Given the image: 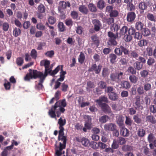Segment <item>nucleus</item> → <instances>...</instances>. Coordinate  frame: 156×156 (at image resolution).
I'll list each match as a JSON object with an SVG mask.
<instances>
[{"label":"nucleus","instance_id":"obj_1","mask_svg":"<svg viewBox=\"0 0 156 156\" xmlns=\"http://www.w3.org/2000/svg\"><path fill=\"white\" fill-rule=\"evenodd\" d=\"M66 123L65 119H62L61 117L58 120V123L59 125L58 137L59 142H56L55 145L56 156H60L62 154V151L66 147V136H64V128L63 127L65 124Z\"/></svg>","mask_w":156,"mask_h":156},{"label":"nucleus","instance_id":"obj_2","mask_svg":"<svg viewBox=\"0 0 156 156\" xmlns=\"http://www.w3.org/2000/svg\"><path fill=\"white\" fill-rule=\"evenodd\" d=\"M66 105V103L65 99L60 100L57 101L54 106H52L48 112L50 116L52 118H55L56 119V115L59 117L62 113L65 111L64 108Z\"/></svg>","mask_w":156,"mask_h":156},{"label":"nucleus","instance_id":"obj_3","mask_svg":"<svg viewBox=\"0 0 156 156\" xmlns=\"http://www.w3.org/2000/svg\"><path fill=\"white\" fill-rule=\"evenodd\" d=\"M41 66H44L45 68V72L44 74L45 75L47 76L48 74L49 73L51 75L54 76L57 73L60 69V66H58L53 71H51L53 65H50V62L47 60H43L41 62Z\"/></svg>","mask_w":156,"mask_h":156},{"label":"nucleus","instance_id":"obj_4","mask_svg":"<svg viewBox=\"0 0 156 156\" xmlns=\"http://www.w3.org/2000/svg\"><path fill=\"white\" fill-rule=\"evenodd\" d=\"M29 72L24 78L26 81H28L31 79H36L38 78L40 79L44 76H46V75H45L43 73L36 70L30 69L29 70Z\"/></svg>","mask_w":156,"mask_h":156},{"label":"nucleus","instance_id":"obj_5","mask_svg":"<svg viewBox=\"0 0 156 156\" xmlns=\"http://www.w3.org/2000/svg\"><path fill=\"white\" fill-rule=\"evenodd\" d=\"M116 35H115L112 32H108V35L110 38L109 41L112 44L114 45H116L117 44L115 40L118 37V33H116Z\"/></svg>","mask_w":156,"mask_h":156},{"label":"nucleus","instance_id":"obj_6","mask_svg":"<svg viewBox=\"0 0 156 156\" xmlns=\"http://www.w3.org/2000/svg\"><path fill=\"white\" fill-rule=\"evenodd\" d=\"M128 34L133 35V37L135 39L138 40L142 38V35L138 32H135V30L133 28H129L128 32Z\"/></svg>","mask_w":156,"mask_h":156},{"label":"nucleus","instance_id":"obj_7","mask_svg":"<svg viewBox=\"0 0 156 156\" xmlns=\"http://www.w3.org/2000/svg\"><path fill=\"white\" fill-rule=\"evenodd\" d=\"M104 128L106 131H113L116 130V126L113 123H109L105 124Z\"/></svg>","mask_w":156,"mask_h":156},{"label":"nucleus","instance_id":"obj_8","mask_svg":"<svg viewBox=\"0 0 156 156\" xmlns=\"http://www.w3.org/2000/svg\"><path fill=\"white\" fill-rule=\"evenodd\" d=\"M58 10L61 11L62 9H66V6L69 7L70 6V4L69 2H66L63 1H62L59 2V4Z\"/></svg>","mask_w":156,"mask_h":156},{"label":"nucleus","instance_id":"obj_9","mask_svg":"<svg viewBox=\"0 0 156 156\" xmlns=\"http://www.w3.org/2000/svg\"><path fill=\"white\" fill-rule=\"evenodd\" d=\"M100 106L102 111L106 113H110L112 112L111 109L109 106L106 104H104L102 105L99 106Z\"/></svg>","mask_w":156,"mask_h":156},{"label":"nucleus","instance_id":"obj_10","mask_svg":"<svg viewBox=\"0 0 156 156\" xmlns=\"http://www.w3.org/2000/svg\"><path fill=\"white\" fill-rule=\"evenodd\" d=\"M120 134L125 137L128 136L129 134V130L124 127V126H120Z\"/></svg>","mask_w":156,"mask_h":156},{"label":"nucleus","instance_id":"obj_11","mask_svg":"<svg viewBox=\"0 0 156 156\" xmlns=\"http://www.w3.org/2000/svg\"><path fill=\"white\" fill-rule=\"evenodd\" d=\"M99 106L102 105V104H105L103 103L102 102H108V98L105 96H103L99 98L97 100L95 101Z\"/></svg>","mask_w":156,"mask_h":156},{"label":"nucleus","instance_id":"obj_12","mask_svg":"<svg viewBox=\"0 0 156 156\" xmlns=\"http://www.w3.org/2000/svg\"><path fill=\"white\" fill-rule=\"evenodd\" d=\"M136 17V15L134 12H129L127 15V20L129 22L133 21Z\"/></svg>","mask_w":156,"mask_h":156},{"label":"nucleus","instance_id":"obj_13","mask_svg":"<svg viewBox=\"0 0 156 156\" xmlns=\"http://www.w3.org/2000/svg\"><path fill=\"white\" fill-rule=\"evenodd\" d=\"M116 122L117 124L120 127L123 126V117L121 115H118L116 117Z\"/></svg>","mask_w":156,"mask_h":156},{"label":"nucleus","instance_id":"obj_14","mask_svg":"<svg viewBox=\"0 0 156 156\" xmlns=\"http://www.w3.org/2000/svg\"><path fill=\"white\" fill-rule=\"evenodd\" d=\"M100 22L97 20H93V23L94 26V30L96 31H98L100 29L101 26Z\"/></svg>","mask_w":156,"mask_h":156},{"label":"nucleus","instance_id":"obj_15","mask_svg":"<svg viewBox=\"0 0 156 156\" xmlns=\"http://www.w3.org/2000/svg\"><path fill=\"white\" fill-rule=\"evenodd\" d=\"M109 98L112 101H116L118 98L117 94L114 92H112L108 94Z\"/></svg>","mask_w":156,"mask_h":156},{"label":"nucleus","instance_id":"obj_16","mask_svg":"<svg viewBox=\"0 0 156 156\" xmlns=\"http://www.w3.org/2000/svg\"><path fill=\"white\" fill-rule=\"evenodd\" d=\"M46 76H44V77L41 78L40 79L39 83H38L37 85H36L35 86L36 88L38 89H42L43 87L42 83H43L45 78Z\"/></svg>","mask_w":156,"mask_h":156},{"label":"nucleus","instance_id":"obj_17","mask_svg":"<svg viewBox=\"0 0 156 156\" xmlns=\"http://www.w3.org/2000/svg\"><path fill=\"white\" fill-rule=\"evenodd\" d=\"M60 69H61V71L60 72V78L58 79L57 81H62L64 79V75L66 74L65 71H62V66H60Z\"/></svg>","mask_w":156,"mask_h":156},{"label":"nucleus","instance_id":"obj_18","mask_svg":"<svg viewBox=\"0 0 156 156\" xmlns=\"http://www.w3.org/2000/svg\"><path fill=\"white\" fill-rule=\"evenodd\" d=\"M144 25L143 23L140 21L137 22L135 24V27L138 30H142L144 28Z\"/></svg>","mask_w":156,"mask_h":156},{"label":"nucleus","instance_id":"obj_19","mask_svg":"<svg viewBox=\"0 0 156 156\" xmlns=\"http://www.w3.org/2000/svg\"><path fill=\"white\" fill-rule=\"evenodd\" d=\"M79 9L80 12L84 14H87L88 12L87 7L83 5H80L79 7Z\"/></svg>","mask_w":156,"mask_h":156},{"label":"nucleus","instance_id":"obj_20","mask_svg":"<svg viewBox=\"0 0 156 156\" xmlns=\"http://www.w3.org/2000/svg\"><path fill=\"white\" fill-rule=\"evenodd\" d=\"M129 29L126 26H123L121 29L120 30V34L121 35H125L127 34Z\"/></svg>","mask_w":156,"mask_h":156},{"label":"nucleus","instance_id":"obj_21","mask_svg":"<svg viewBox=\"0 0 156 156\" xmlns=\"http://www.w3.org/2000/svg\"><path fill=\"white\" fill-rule=\"evenodd\" d=\"M109 119V117L108 116L104 115L100 117L99 119V120L101 123H105Z\"/></svg>","mask_w":156,"mask_h":156},{"label":"nucleus","instance_id":"obj_22","mask_svg":"<svg viewBox=\"0 0 156 156\" xmlns=\"http://www.w3.org/2000/svg\"><path fill=\"white\" fill-rule=\"evenodd\" d=\"M82 144L85 147L88 146L89 144V141L85 137H83L80 140Z\"/></svg>","mask_w":156,"mask_h":156},{"label":"nucleus","instance_id":"obj_23","mask_svg":"<svg viewBox=\"0 0 156 156\" xmlns=\"http://www.w3.org/2000/svg\"><path fill=\"white\" fill-rule=\"evenodd\" d=\"M121 86L125 88H129L130 87V85L128 82L127 81H123L121 83Z\"/></svg>","mask_w":156,"mask_h":156},{"label":"nucleus","instance_id":"obj_24","mask_svg":"<svg viewBox=\"0 0 156 156\" xmlns=\"http://www.w3.org/2000/svg\"><path fill=\"white\" fill-rule=\"evenodd\" d=\"M21 33V30L19 28H15L13 30V35L15 37L19 36Z\"/></svg>","mask_w":156,"mask_h":156},{"label":"nucleus","instance_id":"obj_25","mask_svg":"<svg viewBox=\"0 0 156 156\" xmlns=\"http://www.w3.org/2000/svg\"><path fill=\"white\" fill-rule=\"evenodd\" d=\"M138 44L140 47H143L147 45V41L145 39H142L138 42Z\"/></svg>","mask_w":156,"mask_h":156},{"label":"nucleus","instance_id":"obj_26","mask_svg":"<svg viewBox=\"0 0 156 156\" xmlns=\"http://www.w3.org/2000/svg\"><path fill=\"white\" fill-rule=\"evenodd\" d=\"M142 34L145 36H147L150 34V32L148 29L145 28L141 30Z\"/></svg>","mask_w":156,"mask_h":156},{"label":"nucleus","instance_id":"obj_27","mask_svg":"<svg viewBox=\"0 0 156 156\" xmlns=\"http://www.w3.org/2000/svg\"><path fill=\"white\" fill-rule=\"evenodd\" d=\"M146 120L148 122H150L152 123H155L156 122V120L153 116L149 115L146 117Z\"/></svg>","mask_w":156,"mask_h":156},{"label":"nucleus","instance_id":"obj_28","mask_svg":"<svg viewBox=\"0 0 156 156\" xmlns=\"http://www.w3.org/2000/svg\"><path fill=\"white\" fill-rule=\"evenodd\" d=\"M137 134L139 137H143L144 136L145 134V131L143 129H140L137 131Z\"/></svg>","mask_w":156,"mask_h":156},{"label":"nucleus","instance_id":"obj_29","mask_svg":"<svg viewBox=\"0 0 156 156\" xmlns=\"http://www.w3.org/2000/svg\"><path fill=\"white\" fill-rule=\"evenodd\" d=\"M147 17L149 20L151 21L155 22L156 21V17L152 14L148 13L147 15Z\"/></svg>","mask_w":156,"mask_h":156},{"label":"nucleus","instance_id":"obj_30","mask_svg":"<svg viewBox=\"0 0 156 156\" xmlns=\"http://www.w3.org/2000/svg\"><path fill=\"white\" fill-rule=\"evenodd\" d=\"M105 3L102 0H99L97 3V6L100 9H102L105 7Z\"/></svg>","mask_w":156,"mask_h":156},{"label":"nucleus","instance_id":"obj_31","mask_svg":"<svg viewBox=\"0 0 156 156\" xmlns=\"http://www.w3.org/2000/svg\"><path fill=\"white\" fill-rule=\"evenodd\" d=\"M110 78L113 81H115L117 83H119L118 79V76L117 73H113L111 75Z\"/></svg>","mask_w":156,"mask_h":156},{"label":"nucleus","instance_id":"obj_32","mask_svg":"<svg viewBox=\"0 0 156 156\" xmlns=\"http://www.w3.org/2000/svg\"><path fill=\"white\" fill-rule=\"evenodd\" d=\"M144 101H142L141 103H135V108L139 110H142L143 109V107L141 104H143L144 103Z\"/></svg>","mask_w":156,"mask_h":156},{"label":"nucleus","instance_id":"obj_33","mask_svg":"<svg viewBox=\"0 0 156 156\" xmlns=\"http://www.w3.org/2000/svg\"><path fill=\"white\" fill-rule=\"evenodd\" d=\"M11 150L10 148H8V146L4 148L3 151L1 153L2 156H7L9 154V151Z\"/></svg>","mask_w":156,"mask_h":156},{"label":"nucleus","instance_id":"obj_34","mask_svg":"<svg viewBox=\"0 0 156 156\" xmlns=\"http://www.w3.org/2000/svg\"><path fill=\"white\" fill-rule=\"evenodd\" d=\"M131 34H128V33L124 35V40L126 42H129L132 39V37L131 36Z\"/></svg>","mask_w":156,"mask_h":156},{"label":"nucleus","instance_id":"obj_35","mask_svg":"<svg viewBox=\"0 0 156 156\" xmlns=\"http://www.w3.org/2000/svg\"><path fill=\"white\" fill-rule=\"evenodd\" d=\"M88 7L89 10L91 12H95L97 10L96 6L92 3L89 4L88 5Z\"/></svg>","mask_w":156,"mask_h":156},{"label":"nucleus","instance_id":"obj_36","mask_svg":"<svg viewBox=\"0 0 156 156\" xmlns=\"http://www.w3.org/2000/svg\"><path fill=\"white\" fill-rule=\"evenodd\" d=\"M84 55L83 53L81 52L78 58V61L80 63L82 64L84 62Z\"/></svg>","mask_w":156,"mask_h":156},{"label":"nucleus","instance_id":"obj_37","mask_svg":"<svg viewBox=\"0 0 156 156\" xmlns=\"http://www.w3.org/2000/svg\"><path fill=\"white\" fill-rule=\"evenodd\" d=\"M117 140L119 144L121 145L125 144L126 142L125 139L122 137H119Z\"/></svg>","mask_w":156,"mask_h":156},{"label":"nucleus","instance_id":"obj_38","mask_svg":"<svg viewBox=\"0 0 156 156\" xmlns=\"http://www.w3.org/2000/svg\"><path fill=\"white\" fill-rule=\"evenodd\" d=\"M2 26V29L4 31H7L8 30L9 28V25L8 23L5 22L3 23Z\"/></svg>","mask_w":156,"mask_h":156},{"label":"nucleus","instance_id":"obj_39","mask_svg":"<svg viewBox=\"0 0 156 156\" xmlns=\"http://www.w3.org/2000/svg\"><path fill=\"white\" fill-rule=\"evenodd\" d=\"M129 79L131 82L135 83L136 82L138 78L136 76L133 75L129 76Z\"/></svg>","mask_w":156,"mask_h":156},{"label":"nucleus","instance_id":"obj_40","mask_svg":"<svg viewBox=\"0 0 156 156\" xmlns=\"http://www.w3.org/2000/svg\"><path fill=\"white\" fill-rule=\"evenodd\" d=\"M119 143L117 140H114L113 143L112 145V147L113 149H116L119 147Z\"/></svg>","mask_w":156,"mask_h":156},{"label":"nucleus","instance_id":"obj_41","mask_svg":"<svg viewBox=\"0 0 156 156\" xmlns=\"http://www.w3.org/2000/svg\"><path fill=\"white\" fill-rule=\"evenodd\" d=\"M148 73L147 70H145L141 71L140 72V73L141 77L145 78L147 76Z\"/></svg>","mask_w":156,"mask_h":156},{"label":"nucleus","instance_id":"obj_42","mask_svg":"<svg viewBox=\"0 0 156 156\" xmlns=\"http://www.w3.org/2000/svg\"><path fill=\"white\" fill-rule=\"evenodd\" d=\"M139 7L140 9L143 10L147 8V6L144 2H141L139 4Z\"/></svg>","mask_w":156,"mask_h":156},{"label":"nucleus","instance_id":"obj_43","mask_svg":"<svg viewBox=\"0 0 156 156\" xmlns=\"http://www.w3.org/2000/svg\"><path fill=\"white\" fill-rule=\"evenodd\" d=\"M48 21L50 24H53L56 22V19L53 16H50L48 18Z\"/></svg>","mask_w":156,"mask_h":156},{"label":"nucleus","instance_id":"obj_44","mask_svg":"<svg viewBox=\"0 0 156 156\" xmlns=\"http://www.w3.org/2000/svg\"><path fill=\"white\" fill-rule=\"evenodd\" d=\"M106 86V83L103 81H100L98 84L99 87L101 89H105Z\"/></svg>","mask_w":156,"mask_h":156},{"label":"nucleus","instance_id":"obj_45","mask_svg":"<svg viewBox=\"0 0 156 156\" xmlns=\"http://www.w3.org/2000/svg\"><path fill=\"white\" fill-rule=\"evenodd\" d=\"M110 57V62L113 64L115 62V60L116 58V56L114 54H111Z\"/></svg>","mask_w":156,"mask_h":156},{"label":"nucleus","instance_id":"obj_46","mask_svg":"<svg viewBox=\"0 0 156 156\" xmlns=\"http://www.w3.org/2000/svg\"><path fill=\"white\" fill-rule=\"evenodd\" d=\"M58 27L61 31H63L65 30V27L62 22H60L58 24Z\"/></svg>","mask_w":156,"mask_h":156},{"label":"nucleus","instance_id":"obj_47","mask_svg":"<svg viewBox=\"0 0 156 156\" xmlns=\"http://www.w3.org/2000/svg\"><path fill=\"white\" fill-rule=\"evenodd\" d=\"M151 84L149 83H145L144 86V89L147 91L151 89Z\"/></svg>","mask_w":156,"mask_h":156},{"label":"nucleus","instance_id":"obj_48","mask_svg":"<svg viewBox=\"0 0 156 156\" xmlns=\"http://www.w3.org/2000/svg\"><path fill=\"white\" fill-rule=\"evenodd\" d=\"M61 87L62 90L64 92H66V91L68 87V85L65 83H62Z\"/></svg>","mask_w":156,"mask_h":156},{"label":"nucleus","instance_id":"obj_49","mask_svg":"<svg viewBox=\"0 0 156 156\" xmlns=\"http://www.w3.org/2000/svg\"><path fill=\"white\" fill-rule=\"evenodd\" d=\"M108 69L106 68H104L102 72V76L104 77H105L108 75Z\"/></svg>","mask_w":156,"mask_h":156},{"label":"nucleus","instance_id":"obj_50","mask_svg":"<svg viewBox=\"0 0 156 156\" xmlns=\"http://www.w3.org/2000/svg\"><path fill=\"white\" fill-rule=\"evenodd\" d=\"M12 144L10 146H8V148H10L12 149L13 148V146L14 145L17 146L18 145V143L15 140H12L11 141Z\"/></svg>","mask_w":156,"mask_h":156},{"label":"nucleus","instance_id":"obj_51","mask_svg":"<svg viewBox=\"0 0 156 156\" xmlns=\"http://www.w3.org/2000/svg\"><path fill=\"white\" fill-rule=\"evenodd\" d=\"M127 71L128 72L132 74H135L136 73V71L133 67L131 66L128 68Z\"/></svg>","mask_w":156,"mask_h":156},{"label":"nucleus","instance_id":"obj_52","mask_svg":"<svg viewBox=\"0 0 156 156\" xmlns=\"http://www.w3.org/2000/svg\"><path fill=\"white\" fill-rule=\"evenodd\" d=\"M38 9L39 11L43 13L45 11V8L43 5H40L38 6Z\"/></svg>","mask_w":156,"mask_h":156},{"label":"nucleus","instance_id":"obj_53","mask_svg":"<svg viewBox=\"0 0 156 156\" xmlns=\"http://www.w3.org/2000/svg\"><path fill=\"white\" fill-rule=\"evenodd\" d=\"M136 68L138 70H140L142 68V64L139 62H136Z\"/></svg>","mask_w":156,"mask_h":156},{"label":"nucleus","instance_id":"obj_54","mask_svg":"<svg viewBox=\"0 0 156 156\" xmlns=\"http://www.w3.org/2000/svg\"><path fill=\"white\" fill-rule=\"evenodd\" d=\"M23 59L21 58H18L16 59V63L18 65L21 66L23 63Z\"/></svg>","mask_w":156,"mask_h":156},{"label":"nucleus","instance_id":"obj_55","mask_svg":"<svg viewBox=\"0 0 156 156\" xmlns=\"http://www.w3.org/2000/svg\"><path fill=\"white\" fill-rule=\"evenodd\" d=\"M133 119L134 121L137 123H140L141 121V119L138 117V115H135L134 116Z\"/></svg>","mask_w":156,"mask_h":156},{"label":"nucleus","instance_id":"obj_56","mask_svg":"<svg viewBox=\"0 0 156 156\" xmlns=\"http://www.w3.org/2000/svg\"><path fill=\"white\" fill-rule=\"evenodd\" d=\"M98 147L102 149H104L105 148L106 145L105 144L101 142H99L98 143Z\"/></svg>","mask_w":156,"mask_h":156},{"label":"nucleus","instance_id":"obj_57","mask_svg":"<svg viewBox=\"0 0 156 156\" xmlns=\"http://www.w3.org/2000/svg\"><path fill=\"white\" fill-rule=\"evenodd\" d=\"M37 29L43 30L45 29V26L41 23H38L36 26Z\"/></svg>","mask_w":156,"mask_h":156},{"label":"nucleus","instance_id":"obj_58","mask_svg":"<svg viewBox=\"0 0 156 156\" xmlns=\"http://www.w3.org/2000/svg\"><path fill=\"white\" fill-rule=\"evenodd\" d=\"M54 51L51 50L47 51L45 55L49 57H52L54 55Z\"/></svg>","mask_w":156,"mask_h":156},{"label":"nucleus","instance_id":"obj_59","mask_svg":"<svg viewBox=\"0 0 156 156\" xmlns=\"http://www.w3.org/2000/svg\"><path fill=\"white\" fill-rule=\"evenodd\" d=\"M126 119L125 121L126 124L129 126H130L132 124V121L131 119L129 117L126 116Z\"/></svg>","mask_w":156,"mask_h":156},{"label":"nucleus","instance_id":"obj_60","mask_svg":"<svg viewBox=\"0 0 156 156\" xmlns=\"http://www.w3.org/2000/svg\"><path fill=\"white\" fill-rule=\"evenodd\" d=\"M85 126L87 129H90L91 127V121L85 122Z\"/></svg>","mask_w":156,"mask_h":156},{"label":"nucleus","instance_id":"obj_61","mask_svg":"<svg viewBox=\"0 0 156 156\" xmlns=\"http://www.w3.org/2000/svg\"><path fill=\"white\" fill-rule=\"evenodd\" d=\"M118 14V12L117 11L114 10L112 11L110 13V16L111 17H116L117 16Z\"/></svg>","mask_w":156,"mask_h":156},{"label":"nucleus","instance_id":"obj_62","mask_svg":"<svg viewBox=\"0 0 156 156\" xmlns=\"http://www.w3.org/2000/svg\"><path fill=\"white\" fill-rule=\"evenodd\" d=\"M122 149L124 151H131L132 150V148L130 146L126 145L123 146Z\"/></svg>","mask_w":156,"mask_h":156},{"label":"nucleus","instance_id":"obj_63","mask_svg":"<svg viewBox=\"0 0 156 156\" xmlns=\"http://www.w3.org/2000/svg\"><path fill=\"white\" fill-rule=\"evenodd\" d=\"M111 29L112 30H114V31H117L119 29V26L117 25L114 24H113Z\"/></svg>","mask_w":156,"mask_h":156},{"label":"nucleus","instance_id":"obj_64","mask_svg":"<svg viewBox=\"0 0 156 156\" xmlns=\"http://www.w3.org/2000/svg\"><path fill=\"white\" fill-rule=\"evenodd\" d=\"M150 109L151 112L153 113L156 112V107L153 105H151L150 107Z\"/></svg>","mask_w":156,"mask_h":156}]
</instances>
